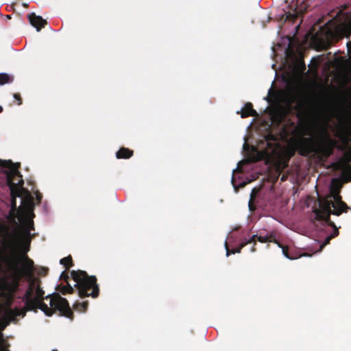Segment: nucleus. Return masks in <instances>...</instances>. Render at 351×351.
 <instances>
[{"mask_svg":"<svg viewBox=\"0 0 351 351\" xmlns=\"http://www.w3.org/2000/svg\"><path fill=\"white\" fill-rule=\"evenodd\" d=\"M331 234H335V230L334 231L333 233H332Z\"/></svg>","mask_w":351,"mask_h":351,"instance_id":"nucleus-22","label":"nucleus"},{"mask_svg":"<svg viewBox=\"0 0 351 351\" xmlns=\"http://www.w3.org/2000/svg\"><path fill=\"white\" fill-rule=\"evenodd\" d=\"M13 79L11 76L6 73H0V85H3L12 82Z\"/></svg>","mask_w":351,"mask_h":351,"instance_id":"nucleus-12","label":"nucleus"},{"mask_svg":"<svg viewBox=\"0 0 351 351\" xmlns=\"http://www.w3.org/2000/svg\"><path fill=\"white\" fill-rule=\"evenodd\" d=\"M348 208L346 203L341 201L338 189L332 188L328 195L319 199V208H315L313 212L316 219L327 221L331 214L339 216Z\"/></svg>","mask_w":351,"mask_h":351,"instance_id":"nucleus-3","label":"nucleus"},{"mask_svg":"<svg viewBox=\"0 0 351 351\" xmlns=\"http://www.w3.org/2000/svg\"><path fill=\"white\" fill-rule=\"evenodd\" d=\"M77 308L78 311H85L86 308V304L83 303L77 305Z\"/></svg>","mask_w":351,"mask_h":351,"instance_id":"nucleus-19","label":"nucleus"},{"mask_svg":"<svg viewBox=\"0 0 351 351\" xmlns=\"http://www.w3.org/2000/svg\"><path fill=\"white\" fill-rule=\"evenodd\" d=\"M304 10V6H297L293 9L291 12L289 11L287 15V18H296L298 15L301 14Z\"/></svg>","mask_w":351,"mask_h":351,"instance_id":"nucleus-11","label":"nucleus"},{"mask_svg":"<svg viewBox=\"0 0 351 351\" xmlns=\"http://www.w3.org/2000/svg\"><path fill=\"white\" fill-rule=\"evenodd\" d=\"M14 97L19 101L18 105H21V100L20 99L19 95L18 94H14Z\"/></svg>","mask_w":351,"mask_h":351,"instance_id":"nucleus-20","label":"nucleus"},{"mask_svg":"<svg viewBox=\"0 0 351 351\" xmlns=\"http://www.w3.org/2000/svg\"><path fill=\"white\" fill-rule=\"evenodd\" d=\"M73 277L78 286L80 296H97L99 290L94 276H88L84 271H80L73 273Z\"/></svg>","mask_w":351,"mask_h":351,"instance_id":"nucleus-4","label":"nucleus"},{"mask_svg":"<svg viewBox=\"0 0 351 351\" xmlns=\"http://www.w3.org/2000/svg\"><path fill=\"white\" fill-rule=\"evenodd\" d=\"M282 253H283V254H284L287 258H289V259H294V258H295L294 257L290 256L289 255V254H288V250H287V248H286V247H283V248H282Z\"/></svg>","mask_w":351,"mask_h":351,"instance_id":"nucleus-18","label":"nucleus"},{"mask_svg":"<svg viewBox=\"0 0 351 351\" xmlns=\"http://www.w3.org/2000/svg\"><path fill=\"white\" fill-rule=\"evenodd\" d=\"M33 217L32 200L23 199L17 216L21 228L17 233L3 241L0 247V259H30L27 253L32 237Z\"/></svg>","mask_w":351,"mask_h":351,"instance_id":"nucleus-1","label":"nucleus"},{"mask_svg":"<svg viewBox=\"0 0 351 351\" xmlns=\"http://www.w3.org/2000/svg\"><path fill=\"white\" fill-rule=\"evenodd\" d=\"M60 263L66 267V268H69L71 266V257L67 256L60 260Z\"/></svg>","mask_w":351,"mask_h":351,"instance_id":"nucleus-14","label":"nucleus"},{"mask_svg":"<svg viewBox=\"0 0 351 351\" xmlns=\"http://www.w3.org/2000/svg\"><path fill=\"white\" fill-rule=\"evenodd\" d=\"M329 119L324 107L314 110L312 119L304 128L303 133L308 137H300L295 143V147L302 155L325 153L326 147L330 143L327 128Z\"/></svg>","mask_w":351,"mask_h":351,"instance_id":"nucleus-2","label":"nucleus"},{"mask_svg":"<svg viewBox=\"0 0 351 351\" xmlns=\"http://www.w3.org/2000/svg\"><path fill=\"white\" fill-rule=\"evenodd\" d=\"M2 110H3V108H2V107L0 106V113L2 112Z\"/></svg>","mask_w":351,"mask_h":351,"instance_id":"nucleus-21","label":"nucleus"},{"mask_svg":"<svg viewBox=\"0 0 351 351\" xmlns=\"http://www.w3.org/2000/svg\"><path fill=\"white\" fill-rule=\"evenodd\" d=\"M348 162H351V149L350 150H348L343 157V159H342V162L343 163H347Z\"/></svg>","mask_w":351,"mask_h":351,"instance_id":"nucleus-15","label":"nucleus"},{"mask_svg":"<svg viewBox=\"0 0 351 351\" xmlns=\"http://www.w3.org/2000/svg\"><path fill=\"white\" fill-rule=\"evenodd\" d=\"M261 151L262 157L267 159H275L281 156L282 154V148L279 146L278 142L275 139L267 138L259 145Z\"/></svg>","mask_w":351,"mask_h":351,"instance_id":"nucleus-7","label":"nucleus"},{"mask_svg":"<svg viewBox=\"0 0 351 351\" xmlns=\"http://www.w3.org/2000/svg\"><path fill=\"white\" fill-rule=\"evenodd\" d=\"M132 151L128 149L121 148L117 153V157L118 158H128L132 155Z\"/></svg>","mask_w":351,"mask_h":351,"instance_id":"nucleus-10","label":"nucleus"},{"mask_svg":"<svg viewBox=\"0 0 351 351\" xmlns=\"http://www.w3.org/2000/svg\"><path fill=\"white\" fill-rule=\"evenodd\" d=\"M256 114V111L252 108V106L250 104H246L241 113V117H247L250 116H254Z\"/></svg>","mask_w":351,"mask_h":351,"instance_id":"nucleus-9","label":"nucleus"},{"mask_svg":"<svg viewBox=\"0 0 351 351\" xmlns=\"http://www.w3.org/2000/svg\"><path fill=\"white\" fill-rule=\"evenodd\" d=\"M0 351H9L8 345L3 339L2 333L0 332Z\"/></svg>","mask_w":351,"mask_h":351,"instance_id":"nucleus-13","label":"nucleus"},{"mask_svg":"<svg viewBox=\"0 0 351 351\" xmlns=\"http://www.w3.org/2000/svg\"><path fill=\"white\" fill-rule=\"evenodd\" d=\"M4 167L9 169L8 172L7 182L10 187L11 197H12V207L13 209L16 208V197L21 195V186L23 184V180L20 178L21 176L18 171V167L16 165L10 162H1Z\"/></svg>","mask_w":351,"mask_h":351,"instance_id":"nucleus-5","label":"nucleus"},{"mask_svg":"<svg viewBox=\"0 0 351 351\" xmlns=\"http://www.w3.org/2000/svg\"><path fill=\"white\" fill-rule=\"evenodd\" d=\"M255 238H257L258 241L261 243L266 242L268 240V239L267 237H261V236L257 237V236L254 235L251 237V240L250 241H255Z\"/></svg>","mask_w":351,"mask_h":351,"instance_id":"nucleus-17","label":"nucleus"},{"mask_svg":"<svg viewBox=\"0 0 351 351\" xmlns=\"http://www.w3.org/2000/svg\"><path fill=\"white\" fill-rule=\"evenodd\" d=\"M326 34V40H332L337 36L349 37L351 35V19L345 23H342L334 27H327L322 30ZM349 56L351 59V42L348 44Z\"/></svg>","mask_w":351,"mask_h":351,"instance_id":"nucleus-6","label":"nucleus"},{"mask_svg":"<svg viewBox=\"0 0 351 351\" xmlns=\"http://www.w3.org/2000/svg\"><path fill=\"white\" fill-rule=\"evenodd\" d=\"M338 233H339V232H338V230L336 229V230H335V234H330V236H328V237L326 239V240H325L324 243L321 245V248H322L324 245H327V244L330 242V240L332 238H333V237H336V236L338 234Z\"/></svg>","mask_w":351,"mask_h":351,"instance_id":"nucleus-16","label":"nucleus"},{"mask_svg":"<svg viewBox=\"0 0 351 351\" xmlns=\"http://www.w3.org/2000/svg\"><path fill=\"white\" fill-rule=\"evenodd\" d=\"M29 20L30 23L35 27L38 31H39L46 23L45 20L39 16H36L34 14L29 15Z\"/></svg>","mask_w":351,"mask_h":351,"instance_id":"nucleus-8","label":"nucleus"}]
</instances>
